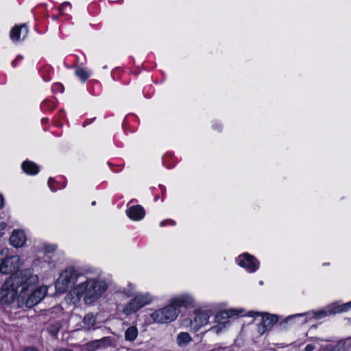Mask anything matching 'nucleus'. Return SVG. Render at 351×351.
Instances as JSON below:
<instances>
[{"label": "nucleus", "mask_w": 351, "mask_h": 351, "mask_svg": "<svg viewBox=\"0 0 351 351\" xmlns=\"http://www.w3.org/2000/svg\"><path fill=\"white\" fill-rule=\"evenodd\" d=\"M61 327H62L61 324L60 322H56V324L51 325L49 327V331L53 335H56L59 332Z\"/></svg>", "instance_id": "a878e982"}, {"label": "nucleus", "mask_w": 351, "mask_h": 351, "mask_svg": "<svg viewBox=\"0 0 351 351\" xmlns=\"http://www.w3.org/2000/svg\"><path fill=\"white\" fill-rule=\"evenodd\" d=\"M55 250V247L53 245H47L46 247V251L47 252H53Z\"/></svg>", "instance_id": "2f4dec72"}, {"label": "nucleus", "mask_w": 351, "mask_h": 351, "mask_svg": "<svg viewBox=\"0 0 351 351\" xmlns=\"http://www.w3.org/2000/svg\"><path fill=\"white\" fill-rule=\"evenodd\" d=\"M237 262L241 267L250 272H254L258 269L259 265L256 258L248 253L240 255L237 258Z\"/></svg>", "instance_id": "9b49d317"}, {"label": "nucleus", "mask_w": 351, "mask_h": 351, "mask_svg": "<svg viewBox=\"0 0 351 351\" xmlns=\"http://www.w3.org/2000/svg\"><path fill=\"white\" fill-rule=\"evenodd\" d=\"M222 324H223V326H222V327H223V328H224V327H225V324H226V322H222ZM226 324H228V322H226Z\"/></svg>", "instance_id": "58836bf2"}, {"label": "nucleus", "mask_w": 351, "mask_h": 351, "mask_svg": "<svg viewBox=\"0 0 351 351\" xmlns=\"http://www.w3.org/2000/svg\"><path fill=\"white\" fill-rule=\"evenodd\" d=\"M350 308H351V301L343 304L335 302L328 306L326 309H328L329 315H335L336 313L347 311Z\"/></svg>", "instance_id": "f3484780"}, {"label": "nucleus", "mask_w": 351, "mask_h": 351, "mask_svg": "<svg viewBox=\"0 0 351 351\" xmlns=\"http://www.w3.org/2000/svg\"><path fill=\"white\" fill-rule=\"evenodd\" d=\"M100 348L96 340L92 341L87 344H86V350L87 351H95L96 350Z\"/></svg>", "instance_id": "bb28decb"}, {"label": "nucleus", "mask_w": 351, "mask_h": 351, "mask_svg": "<svg viewBox=\"0 0 351 351\" xmlns=\"http://www.w3.org/2000/svg\"><path fill=\"white\" fill-rule=\"evenodd\" d=\"M8 249H3L0 253V274H7L14 271L18 267V256H8Z\"/></svg>", "instance_id": "6e6552de"}, {"label": "nucleus", "mask_w": 351, "mask_h": 351, "mask_svg": "<svg viewBox=\"0 0 351 351\" xmlns=\"http://www.w3.org/2000/svg\"><path fill=\"white\" fill-rule=\"evenodd\" d=\"M239 312L238 311L234 309L221 311L215 315V322H221L222 320L236 315L239 314Z\"/></svg>", "instance_id": "a211bd4d"}, {"label": "nucleus", "mask_w": 351, "mask_h": 351, "mask_svg": "<svg viewBox=\"0 0 351 351\" xmlns=\"http://www.w3.org/2000/svg\"><path fill=\"white\" fill-rule=\"evenodd\" d=\"M314 317L316 318H321L329 315L328 309L326 311L322 310L318 312H313Z\"/></svg>", "instance_id": "cd10ccee"}, {"label": "nucleus", "mask_w": 351, "mask_h": 351, "mask_svg": "<svg viewBox=\"0 0 351 351\" xmlns=\"http://www.w3.org/2000/svg\"><path fill=\"white\" fill-rule=\"evenodd\" d=\"M23 170L28 174L35 175L39 171L38 167L34 162L30 161H25L22 164Z\"/></svg>", "instance_id": "6ab92c4d"}, {"label": "nucleus", "mask_w": 351, "mask_h": 351, "mask_svg": "<svg viewBox=\"0 0 351 351\" xmlns=\"http://www.w3.org/2000/svg\"><path fill=\"white\" fill-rule=\"evenodd\" d=\"M153 300V298L149 293L138 295L132 298L123 308V313L126 315H132L140 308L149 304Z\"/></svg>", "instance_id": "423d86ee"}, {"label": "nucleus", "mask_w": 351, "mask_h": 351, "mask_svg": "<svg viewBox=\"0 0 351 351\" xmlns=\"http://www.w3.org/2000/svg\"><path fill=\"white\" fill-rule=\"evenodd\" d=\"M24 351H38L33 347L27 348Z\"/></svg>", "instance_id": "e433bc0d"}, {"label": "nucleus", "mask_w": 351, "mask_h": 351, "mask_svg": "<svg viewBox=\"0 0 351 351\" xmlns=\"http://www.w3.org/2000/svg\"><path fill=\"white\" fill-rule=\"evenodd\" d=\"M278 322V317L275 315L264 313L262 315L261 323L258 325L259 333L263 334L267 329L271 328Z\"/></svg>", "instance_id": "f8f14e48"}, {"label": "nucleus", "mask_w": 351, "mask_h": 351, "mask_svg": "<svg viewBox=\"0 0 351 351\" xmlns=\"http://www.w3.org/2000/svg\"><path fill=\"white\" fill-rule=\"evenodd\" d=\"M179 311L171 304L164 308L155 311L151 314V317L155 322L169 323L176 319Z\"/></svg>", "instance_id": "39448f33"}, {"label": "nucleus", "mask_w": 351, "mask_h": 351, "mask_svg": "<svg viewBox=\"0 0 351 351\" xmlns=\"http://www.w3.org/2000/svg\"><path fill=\"white\" fill-rule=\"evenodd\" d=\"M138 331L136 326L128 328L125 332V339L128 341H134L138 336Z\"/></svg>", "instance_id": "aec40b11"}, {"label": "nucleus", "mask_w": 351, "mask_h": 351, "mask_svg": "<svg viewBox=\"0 0 351 351\" xmlns=\"http://www.w3.org/2000/svg\"><path fill=\"white\" fill-rule=\"evenodd\" d=\"M337 347H339V348H343L345 350L350 349L351 338H347L346 339L340 341L337 344Z\"/></svg>", "instance_id": "5701e85b"}, {"label": "nucleus", "mask_w": 351, "mask_h": 351, "mask_svg": "<svg viewBox=\"0 0 351 351\" xmlns=\"http://www.w3.org/2000/svg\"><path fill=\"white\" fill-rule=\"evenodd\" d=\"M192 341V338L188 332H180L177 336V343L181 346L186 345Z\"/></svg>", "instance_id": "4be33fe9"}, {"label": "nucleus", "mask_w": 351, "mask_h": 351, "mask_svg": "<svg viewBox=\"0 0 351 351\" xmlns=\"http://www.w3.org/2000/svg\"><path fill=\"white\" fill-rule=\"evenodd\" d=\"M96 323V319L93 313L86 314L83 319L84 327L86 330L91 329Z\"/></svg>", "instance_id": "412c9836"}, {"label": "nucleus", "mask_w": 351, "mask_h": 351, "mask_svg": "<svg viewBox=\"0 0 351 351\" xmlns=\"http://www.w3.org/2000/svg\"><path fill=\"white\" fill-rule=\"evenodd\" d=\"M194 304L193 298L189 295H182L174 298L171 302V304L178 309V308L185 307L189 308L193 306Z\"/></svg>", "instance_id": "ddd939ff"}, {"label": "nucleus", "mask_w": 351, "mask_h": 351, "mask_svg": "<svg viewBox=\"0 0 351 351\" xmlns=\"http://www.w3.org/2000/svg\"><path fill=\"white\" fill-rule=\"evenodd\" d=\"M153 300V298L149 293L138 295L132 298L123 308V313L126 315H132L140 308L149 304Z\"/></svg>", "instance_id": "0eeeda50"}, {"label": "nucleus", "mask_w": 351, "mask_h": 351, "mask_svg": "<svg viewBox=\"0 0 351 351\" xmlns=\"http://www.w3.org/2000/svg\"><path fill=\"white\" fill-rule=\"evenodd\" d=\"M3 197L1 195H0V208L3 206Z\"/></svg>", "instance_id": "c9c22d12"}, {"label": "nucleus", "mask_w": 351, "mask_h": 351, "mask_svg": "<svg viewBox=\"0 0 351 351\" xmlns=\"http://www.w3.org/2000/svg\"><path fill=\"white\" fill-rule=\"evenodd\" d=\"M11 281L7 279L0 289V302L4 304L12 303L16 298H19V290L14 289Z\"/></svg>", "instance_id": "1a4fd4ad"}, {"label": "nucleus", "mask_w": 351, "mask_h": 351, "mask_svg": "<svg viewBox=\"0 0 351 351\" xmlns=\"http://www.w3.org/2000/svg\"><path fill=\"white\" fill-rule=\"evenodd\" d=\"M85 277L78 274L73 267L66 268L63 271L56 282V289L58 293H63L72 289L78 279Z\"/></svg>", "instance_id": "7ed1b4c3"}, {"label": "nucleus", "mask_w": 351, "mask_h": 351, "mask_svg": "<svg viewBox=\"0 0 351 351\" xmlns=\"http://www.w3.org/2000/svg\"><path fill=\"white\" fill-rule=\"evenodd\" d=\"M57 351H73L71 350L66 349V348H61Z\"/></svg>", "instance_id": "4c0bfd02"}, {"label": "nucleus", "mask_w": 351, "mask_h": 351, "mask_svg": "<svg viewBox=\"0 0 351 351\" xmlns=\"http://www.w3.org/2000/svg\"><path fill=\"white\" fill-rule=\"evenodd\" d=\"M106 289L107 285L105 282L94 280L82 281L75 287L77 295H84V302L87 304L98 300Z\"/></svg>", "instance_id": "f257e3e1"}, {"label": "nucleus", "mask_w": 351, "mask_h": 351, "mask_svg": "<svg viewBox=\"0 0 351 351\" xmlns=\"http://www.w3.org/2000/svg\"><path fill=\"white\" fill-rule=\"evenodd\" d=\"M193 319H186L184 324L186 326H189L193 332H197L202 326L206 325L208 322L209 315L206 311L195 310L194 311Z\"/></svg>", "instance_id": "9d476101"}, {"label": "nucleus", "mask_w": 351, "mask_h": 351, "mask_svg": "<svg viewBox=\"0 0 351 351\" xmlns=\"http://www.w3.org/2000/svg\"><path fill=\"white\" fill-rule=\"evenodd\" d=\"M127 215L131 219L138 221L144 217L145 210L140 205L133 206L127 210Z\"/></svg>", "instance_id": "dca6fc26"}, {"label": "nucleus", "mask_w": 351, "mask_h": 351, "mask_svg": "<svg viewBox=\"0 0 351 351\" xmlns=\"http://www.w3.org/2000/svg\"><path fill=\"white\" fill-rule=\"evenodd\" d=\"M26 237L23 230H14L10 237V243L15 247L23 246Z\"/></svg>", "instance_id": "2eb2a0df"}, {"label": "nucleus", "mask_w": 351, "mask_h": 351, "mask_svg": "<svg viewBox=\"0 0 351 351\" xmlns=\"http://www.w3.org/2000/svg\"><path fill=\"white\" fill-rule=\"evenodd\" d=\"M96 341L100 348L107 347L110 346L111 343V340L110 337H103L100 339H97Z\"/></svg>", "instance_id": "393cba45"}, {"label": "nucleus", "mask_w": 351, "mask_h": 351, "mask_svg": "<svg viewBox=\"0 0 351 351\" xmlns=\"http://www.w3.org/2000/svg\"><path fill=\"white\" fill-rule=\"evenodd\" d=\"M30 289L31 293L28 292L19 295V301L27 308H32L39 303L46 295L47 288L40 287L35 290Z\"/></svg>", "instance_id": "20e7f679"}, {"label": "nucleus", "mask_w": 351, "mask_h": 351, "mask_svg": "<svg viewBox=\"0 0 351 351\" xmlns=\"http://www.w3.org/2000/svg\"><path fill=\"white\" fill-rule=\"evenodd\" d=\"M67 5H70V3L69 2H64L62 4H61V5L60 6V8H59L60 11L62 12L64 7L67 6Z\"/></svg>", "instance_id": "f704fd0d"}, {"label": "nucleus", "mask_w": 351, "mask_h": 351, "mask_svg": "<svg viewBox=\"0 0 351 351\" xmlns=\"http://www.w3.org/2000/svg\"><path fill=\"white\" fill-rule=\"evenodd\" d=\"M315 346L314 345H313V344H308L305 347L304 351H313L315 350Z\"/></svg>", "instance_id": "7c9ffc66"}, {"label": "nucleus", "mask_w": 351, "mask_h": 351, "mask_svg": "<svg viewBox=\"0 0 351 351\" xmlns=\"http://www.w3.org/2000/svg\"><path fill=\"white\" fill-rule=\"evenodd\" d=\"M75 74L78 76L83 82H85L89 77V74L85 70L79 68L76 69Z\"/></svg>", "instance_id": "b1692460"}, {"label": "nucleus", "mask_w": 351, "mask_h": 351, "mask_svg": "<svg viewBox=\"0 0 351 351\" xmlns=\"http://www.w3.org/2000/svg\"><path fill=\"white\" fill-rule=\"evenodd\" d=\"M8 279L14 289L19 290V295L29 292L30 289H34L38 281L37 275L33 274L30 269L16 271Z\"/></svg>", "instance_id": "f03ea898"}, {"label": "nucleus", "mask_w": 351, "mask_h": 351, "mask_svg": "<svg viewBox=\"0 0 351 351\" xmlns=\"http://www.w3.org/2000/svg\"><path fill=\"white\" fill-rule=\"evenodd\" d=\"M306 313H299V314H296V315H291V316H289L287 317V318H285L283 321V322L285 323H287L288 320L295 317H298V316H303Z\"/></svg>", "instance_id": "c756f323"}, {"label": "nucleus", "mask_w": 351, "mask_h": 351, "mask_svg": "<svg viewBox=\"0 0 351 351\" xmlns=\"http://www.w3.org/2000/svg\"><path fill=\"white\" fill-rule=\"evenodd\" d=\"M5 224L4 223H0V237L2 235V231L5 229Z\"/></svg>", "instance_id": "72a5a7b5"}, {"label": "nucleus", "mask_w": 351, "mask_h": 351, "mask_svg": "<svg viewBox=\"0 0 351 351\" xmlns=\"http://www.w3.org/2000/svg\"><path fill=\"white\" fill-rule=\"evenodd\" d=\"M28 34L26 24L14 26L10 32V38L14 41H19L24 39Z\"/></svg>", "instance_id": "4468645a"}, {"label": "nucleus", "mask_w": 351, "mask_h": 351, "mask_svg": "<svg viewBox=\"0 0 351 351\" xmlns=\"http://www.w3.org/2000/svg\"><path fill=\"white\" fill-rule=\"evenodd\" d=\"M261 314L258 312H255V311H250L248 313V315L250 316V317H254L255 315H261Z\"/></svg>", "instance_id": "473e14b6"}, {"label": "nucleus", "mask_w": 351, "mask_h": 351, "mask_svg": "<svg viewBox=\"0 0 351 351\" xmlns=\"http://www.w3.org/2000/svg\"><path fill=\"white\" fill-rule=\"evenodd\" d=\"M223 327L222 326H213L211 327L208 331L210 330H213L215 332H216L217 334H218L221 330H222Z\"/></svg>", "instance_id": "c85d7f7f"}]
</instances>
